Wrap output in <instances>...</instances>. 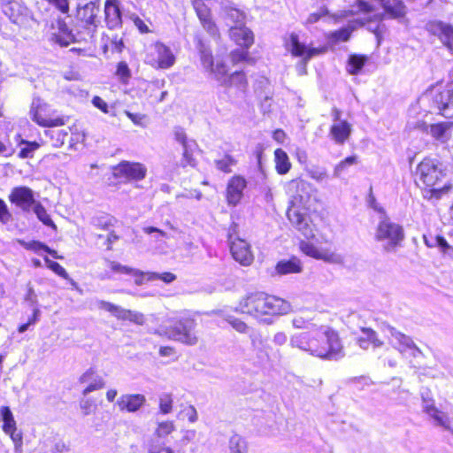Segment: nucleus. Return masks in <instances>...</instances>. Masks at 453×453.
<instances>
[{
    "label": "nucleus",
    "mask_w": 453,
    "mask_h": 453,
    "mask_svg": "<svg viewBox=\"0 0 453 453\" xmlns=\"http://www.w3.org/2000/svg\"><path fill=\"white\" fill-rule=\"evenodd\" d=\"M311 184L301 178L293 179L288 182L291 199L287 209V217L292 226L308 240H301L298 244L300 251L307 257L327 263L338 261V256L329 240H324L320 245L310 239L314 238L319 221L322 215L314 207Z\"/></svg>",
    "instance_id": "obj_1"
},
{
    "label": "nucleus",
    "mask_w": 453,
    "mask_h": 453,
    "mask_svg": "<svg viewBox=\"0 0 453 453\" xmlns=\"http://www.w3.org/2000/svg\"><path fill=\"white\" fill-rule=\"evenodd\" d=\"M291 342L293 346L322 360L337 359L344 353L339 332L328 326L311 325L307 330L294 335Z\"/></svg>",
    "instance_id": "obj_2"
},
{
    "label": "nucleus",
    "mask_w": 453,
    "mask_h": 453,
    "mask_svg": "<svg viewBox=\"0 0 453 453\" xmlns=\"http://www.w3.org/2000/svg\"><path fill=\"white\" fill-rule=\"evenodd\" d=\"M412 176L417 188L428 199H440L452 189L450 182L444 183L446 170L442 163L435 157H423L418 163Z\"/></svg>",
    "instance_id": "obj_3"
},
{
    "label": "nucleus",
    "mask_w": 453,
    "mask_h": 453,
    "mask_svg": "<svg viewBox=\"0 0 453 453\" xmlns=\"http://www.w3.org/2000/svg\"><path fill=\"white\" fill-rule=\"evenodd\" d=\"M237 309L242 314L261 319L286 315L291 311V304L275 295L265 291H253L240 299Z\"/></svg>",
    "instance_id": "obj_4"
},
{
    "label": "nucleus",
    "mask_w": 453,
    "mask_h": 453,
    "mask_svg": "<svg viewBox=\"0 0 453 453\" xmlns=\"http://www.w3.org/2000/svg\"><path fill=\"white\" fill-rule=\"evenodd\" d=\"M382 8L381 12H376V7L366 0H356L355 6L357 12L362 14H370L364 19H360L357 23L365 27L371 23H380L385 19L403 20L408 13L407 5L404 0H375Z\"/></svg>",
    "instance_id": "obj_5"
},
{
    "label": "nucleus",
    "mask_w": 453,
    "mask_h": 453,
    "mask_svg": "<svg viewBox=\"0 0 453 453\" xmlns=\"http://www.w3.org/2000/svg\"><path fill=\"white\" fill-rule=\"evenodd\" d=\"M31 119L41 127H63L68 116L59 115L56 109L40 97L34 98L29 110Z\"/></svg>",
    "instance_id": "obj_6"
},
{
    "label": "nucleus",
    "mask_w": 453,
    "mask_h": 453,
    "mask_svg": "<svg viewBox=\"0 0 453 453\" xmlns=\"http://www.w3.org/2000/svg\"><path fill=\"white\" fill-rule=\"evenodd\" d=\"M226 239L233 258L243 266L250 265L255 256L251 245L240 236L238 223L232 221L226 229Z\"/></svg>",
    "instance_id": "obj_7"
},
{
    "label": "nucleus",
    "mask_w": 453,
    "mask_h": 453,
    "mask_svg": "<svg viewBox=\"0 0 453 453\" xmlns=\"http://www.w3.org/2000/svg\"><path fill=\"white\" fill-rule=\"evenodd\" d=\"M196 315L188 314L175 320L166 327L165 334L168 338L188 346H194L198 342V334Z\"/></svg>",
    "instance_id": "obj_8"
},
{
    "label": "nucleus",
    "mask_w": 453,
    "mask_h": 453,
    "mask_svg": "<svg viewBox=\"0 0 453 453\" xmlns=\"http://www.w3.org/2000/svg\"><path fill=\"white\" fill-rule=\"evenodd\" d=\"M144 63L155 70H167L176 62L171 48L161 41L152 42L144 50Z\"/></svg>",
    "instance_id": "obj_9"
},
{
    "label": "nucleus",
    "mask_w": 453,
    "mask_h": 453,
    "mask_svg": "<svg viewBox=\"0 0 453 453\" xmlns=\"http://www.w3.org/2000/svg\"><path fill=\"white\" fill-rule=\"evenodd\" d=\"M98 12V7L93 3H88L77 9L73 25L77 35L86 36V41L92 39L96 30L95 21Z\"/></svg>",
    "instance_id": "obj_10"
},
{
    "label": "nucleus",
    "mask_w": 453,
    "mask_h": 453,
    "mask_svg": "<svg viewBox=\"0 0 453 453\" xmlns=\"http://www.w3.org/2000/svg\"><path fill=\"white\" fill-rule=\"evenodd\" d=\"M374 238L378 242L385 241V250H392L403 242L404 238L403 228L386 217L379 222Z\"/></svg>",
    "instance_id": "obj_11"
},
{
    "label": "nucleus",
    "mask_w": 453,
    "mask_h": 453,
    "mask_svg": "<svg viewBox=\"0 0 453 453\" xmlns=\"http://www.w3.org/2000/svg\"><path fill=\"white\" fill-rule=\"evenodd\" d=\"M284 46L289 50L292 57L302 58L304 65L313 57L324 54L328 50L326 45L307 48L300 42L299 36L296 33H290L288 38L284 39Z\"/></svg>",
    "instance_id": "obj_12"
},
{
    "label": "nucleus",
    "mask_w": 453,
    "mask_h": 453,
    "mask_svg": "<svg viewBox=\"0 0 453 453\" xmlns=\"http://www.w3.org/2000/svg\"><path fill=\"white\" fill-rule=\"evenodd\" d=\"M147 175V167L140 162L123 160L115 165V179L119 183L142 180Z\"/></svg>",
    "instance_id": "obj_13"
},
{
    "label": "nucleus",
    "mask_w": 453,
    "mask_h": 453,
    "mask_svg": "<svg viewBox=\"0 0 453 453\" xmlns=\"http://www.w3.org/2000/svg\"><path fill=\"white\" fill-rule=\"evenodd\" d=\"M333 124L329 127L330 138L339 145L345 144L351 136L353 127L347 119H342V111L337 107L332 108Z\"/></svg>",
    "instance_id": "obj_14"
},
{
    "label": "nucleus",
    "mask_w": 453,
    "mask_h": 453,
    "mask_svg": "<svg viewBox=\"0 0 453 453\" xmlns=\"http://www.w3.org/2000/svg\"><path fill=\"white\" fill-rule=\"evenodd\" d=\"M200 60L203 66L209 72L215 80L223 81L226 78L228 69L224 61L214 62L212 51L207 49L202 39L197 40Z\"/></svg>",
    "instance_id": "obj_15"
},
{
    "label": "nucleus",
    "mask_w": 453,
    "mask_h": 453,
    "mask_svg": "<svg viewBox=\"0 0 453 453\" xmlns=\"http://www.w3.org/2000/svg\"><path fill=\"white\" fill-rule=\"evenodd\" d=\"M247 185L246 178L241 174H234L229 178L225 191V198L228 206L235 207L242 202Z\"/></svg>",
    "instance_id": "obj_16"
},
{
    "label": "nucleus",
    "mask_w": 453,
    "mask_h": 453,
    "mask_svg": "<svg viewBox=\"0 0 453 453\" xmlns=\"http://www.w3.org/2000/svg\"><path fill=\"white\" fill-rule=\"evenodd\" d=\"M3 12L10 21L17 26H26L29 21L28 9L16 0H9L2 4Z\"/></svg>",
    "instance_id": "obj_17"
},
{
    "label": "nucleus",
    "mask_w": 453,
    "mask_h": 453,
    "mask_svg": "<svg viewBox=\"0 0 453 453\" xmlns=\"http://www.w3.org/2000/svg\"><path fill=\"white\" fill-rule=\"evenodd\" d=\"M58 31L52 33L51 40L62 47H66L73 42H87L86 36L77 35L73 34L72 30L68 27L65 19L58 18L56 20Z\"/></svg>",
    "instance_id": "obj_18"
},
{
    "label": "nucleus",
    "mask_w": 453,
    "mask_h": 453,
    "mask_svg": "<svg viewBox=\"0 0 453 453\" xmlns=\"http://www.w3.org/2000/svg\"><path fill=\"white\" fill-rule=\"evenodd\" d=\"M0 414L3 420L2 430L11 437L16 448H20L22 446V434L17 429L16 421L11 409L8 406H2Z\"/></svg>",
    "instance_id": "obj_19"
},
{
    "label": "nucleus",
    "mask_w": 453,
    "mask_h": 453,
    "mask_svg": "<svg viewBox=\"0 0 453 453\" xmlns=\"http://www.w3.org/2000/svg\"><path fill=\"white\" fill-rule=\"evenodd\" d=\"M428 26L430 34L436 36L442 45L453 54V26L440 20L432 21Z\"/></svg>",
    "instance_id": "obj_20"
},
{
    "label": "nucleus",
    "mask_w": 453,
    "mask_h": 453,
    "mask_svg": "<svg viewBox=\"0 0 453 453\" xmlns=\"http://www.w3.org/2000/svg\"><path fill=\"white\" fill-rule=\"evenodd\" d=\"M8 199L12 203L25 211H29L35 203L32 189L25 186L13 188L8 196Z\"/></svg>",
    "instance_id": "obj_21"
},
{
    "label": "nucleus",
    "mask_w": 453,
    "mask_h": 453,
    "mask_svg": "<svg viewBox=\"0 0 453 453\" xmlns=\"http://www.w3.org/2000/svg\"><path fill=\"white\" fill-rule=\"evenodd\" d=\"M356 343L363 349H377L384 345L378 333L371 327H360L359 333L355 338Z\"/></svg>",
    "instance_id": "obj_22"
},
{
    "label": "nucleus",
    "mask_w": 453,
    "mask_h": 453,
    "mask_svg": "<svg viewBox=\"0 0 453 453\" xmlns=\"http://www.w3.org/2000/svg\"><path fill=\"white\" fill-rule=\"evenodd\" d=\"M434 102L441 117L453 121V84L434 96Z\"/></svg>",
    "instance_id": "obj_23"
},
{
    "label": "nucleus",
    "mask_w": 453,
    "mask_h": 453,
    "mask_svg": "<svg viewBox=\"0 0 453 453\" xmlns=\"http://www.w3.org/2000/svg\"><path fill=\"white\" fill-rule=\"evenodd\" d=\"M303 270L302 260L296 256H290L288 258L279 260L275 266L274 272L277 275L283 276L288 274H298Z\"/></svg>",
    "instance_id": "obj_24"
},
{
    "label": "nucleus",
    "mask_w": 453,
    "mask_h": 453,
    "mask_svg": "<svg viewBox=\"0 0 453 453\" xmlns=\"http://www.w3.org/2000/svg\"><path fill=\"white\" fill-rule=\"evenodd\" d=\"M393 336L395 341L394 347L403 355L417 357L421 354L420 349L416 346L411 337L400 332L395 333Z\"/></svg>",
    "instance_id": "obj_25"
},
{
    "label": "nucleus",
    "mask_w": 453,
    "mask_h": 453,
    "mask_svg": "<svg viewBox=\"0 0 453 453\" xmlns=\"http://www.w3.org/2000/svg\"><path fill=\"white\" fill-rule=\"evenodd\" d=\"M230 38L239 46L249 50L254 44V35L250 29L244 26L232 27Z\"/></svg>",
    "instance_id": "obj_26"
},
{
    "label": "nucleus",
    "mask_w": 453,
    "mask_h": 453,
    "mask_svg": "<svg viewBox=\"0 0 453 453\" xmlns=\"http://www.w3.org/2000/svg\"><path fill=\"white\" fill-rule=\"evenodd\" d=\"M358 19L353 21L352 23L342 27L336 30L331 31L326 35V38L327 42L331 45L337 44L339 42H348L352 35V33L357 29V27H360L357 21Z\"/></svg>",
    "instance_id": "obj_27"
},
{
    "label": "nucleus",
    "mask_w": 453,
    "mask_h": 453,
    "mask_svg": "<svg viewBox=\"0 0 453 453\" xmlns=\"http://www.w3.org/2000/svg\"><path fill=\"white\" fill-rule=\"evenodd\" d=\"M146 402V398L142 394L124 395L118 400V406L120 411L134 412L138 411Z\"/></svg>",
    "instance_id": "obj_28"
},
{
    "label": "nucleus",
    "mask_w": 453,
    "mask_h": 453,
    "mask_svg": "<svg viewBox=\"0 0 453 453\" xmlns=\"http://www.w3.org/2000/svg\"><path fill=\"white\" fill-rule=\"evenodd\" d=\"M226 88H234L241 92H246L249 87V81L244 71H234L227 75L221 82Z\"/></svg>",
    "instance_id": "obj_29"
},
{
    "label": "nucleus",
    "mask_w": 453,
    "mask_h": 453,
    "mask_svg": "<svg viewBox=\"0 0 453 453\" xmlns=\"http://www.w3.org/2000/svg\"><path fill=\"white\" fill-rule=\"evenodd\" d=\"M80 382L87 384L82 394L85 395L94 390L101 389L104 387L103 379L97 375L96 371L93 368L87 370L81 377Z\"/></svg>",
    "instance_id": "obj_30"
},
{
    "label": "nucleus",
    "mask_w": 453,
    "mask_h": 453,
    "mask_svg": "<svg viewBox=\"0 0 453 453\" xmlns=\"http://www.w3.org/2000/svg\"><path fill=\"white\" fill-rule=\"evenodd\" d=\"M274 168L278 174L285 175L289 173L292 167V163L287 152L281 149L277 148L273 152Z\"/></svg>",
    "instance_id": "obj_31"
},
{
    "label": "nucleus",
    "mask_w": 453,
    "mask_h": 453,
    "mask_svg": "<svg viewBox=\"0 0 453 453\" xmlns=\"http://www.w3.org/2000/svg\"><path fill=\"white\" fill-rule=\"evenodd\" d=\"M125 276L127 277L126 279L127 280H133L136 285H141L144 279L142 272L120 265H115V280H125Z\"/></svg>",
    "instance_id": "obj_32"
},
{
    "label": "nucleus",
    "mask_w": 453,
    "mask_h": 453,
    "mask_svg": "<svg viewBox=\"0 0 453 453\" xmlns=\"http://www.w3.org/2000/svg\"><path fill=\"white\" fill-rule=\"evenodd\" d=\"M115 318L122 322H129L136 325H143L145 322V318L142 313L125 310L117 306H115Z\"/></svg>",
    "instance_id": "obj_33"
},
{
    "label": "nucleus",
    "mask_w": 453,
    "mask_h": 453,
    "mask_svg": "<svg viewBox=\"0 0 453 453\" xmlns=\"http://www.w3.org/2000/svg\"><path fill=\"white\" fill-rule=\"evenodd\" d=\"M369 58L364 54H350L347 61V72L351 75L358 74L365 64L368 62Z\"/></svg>",
    "instance_id": "obj_34"
},
{
    "label": "nucleus",
    "mask_w": 453,
    "mask_h": 453,
    "mask_svg": "<svg viewBox=\"0 0 453 453\" xmlns=\"http://www.w3.org/2000/svg\"><path fill=\"white\" fill-rule=\"evenodd\" d=\"M425 413L429 415L437 425L447 430H451V421L449 417L446 412L439 410L435 404L434 406H426Z\"/></svg>",
    "instance_id": "obj_35"
},
{
    "label": "nucleus",
    "mask_w": 453,
    "mask_h": 453,
    "mask_svg": "<svg viewBox=\"0 0 453 453\" xmlns=\"http://www.w3.org/2000/svg\"><path fill=\"white\" fill-rule=\"evenodd\" d=\"M145 453H183L180 449H174L158 439H150L144 446Z\"/></svg>",
    "instance_id": "obj_36"
},
{
    "label": "nucleus",
    "mask_w": 453,
    "mask_h": 453,
    "mask_svg": "<svg viewBox=\"0 0 453 453\" xmlns=\"http://www.w3.org/2000/svg\"><path fill=\"white\" fill-rule=\"evenodd\" d=\"M18 145L23 146L18 154V157L21 159L32 158L34 157V152L41 146V144L36 141H27L22 138L18 142Z\"/></svg>",
    "instance_id": "obj_37"
},
{
    "label": "nucleus",
    "mask_w": 453,
    "mask_h": 453,
    "mask_svg": "<svg viewBox=\"0 0 453 453\" xmlns=\"http://www.w3.org/2000/svg\"><path fill=\"white\" fill-rule=\"evenodd\" d=\"M197 149L196 141L190 140V143L187 146H183V153L181 159L182 167H196L197 165L196 159L194 157V152Z\"/></svg>",
    "instance_id": "obj_38"
},
{
    "label": "nucleus",
    "mask_w": 453,
    "mask_h": 453,
    "mask_svg": "<svg viewBox=\"0 0 453 453\" xmlns=\"http://www.w3.org/2000/svg\"><path fill=\"white\" fill-rule=\"evenodd\" d=\"M358 162L359 158L357 155L346 157L334 165V175L336 177L342 176L350 166L357 165Z\"/></svg>",
    "instance_id": "obj_39"
},
{
    "label": "nucleus",
    "mask_w": 453,
    "mask_h": 453,
    "mask_svg": "<svg viewBox=\"0 0 453 453\" xmlns=\"http://www.w3.org/2000/svg\"><path fill=\"white\" fill-rule=\"evenodd\" d=\"M34 211L36 214L38 219L42 221L45 226H48L53 229H57L56 224L53 222L46 209L41 203H35Z\"/></svg>",
    "instance_id": "obj_40"
},
{
    "label": "nucleus",
    "mask_w": 453,
    "mask_h": 453,
    "mask_svg": "<svg viewBox=\"0 0 453 453\" xmlns=\"http://www.w3.org/2000/svg\"><path fill=\"white\" fill-rule=\"evenodd\" d=\"M214 163L219 171L230 173L232 172V166L235 165L237 161L233 156L225 154L222 158L215 160Z\"/></svg>",
    "instance_id": "obj_41"
},
{
    "label": "nucleus",
    "mask_w": 453,
    "mask_h": 453,
    "mask_svg": "<svg viewBox=\"0 0 453 453\" xmlns=\"http://www.w3.org/2000/svg\"><path fill=\"white\" fill-rule=\"evenodd\" d=\"M176 429L173 420H164L157 423L154 434L158 438L165 437L171 434Z\"/></svg>",
    "instance_id": "obj_42"
},
{
    "label": "nucleus",
    "mask_w": 453,
    "mask_h": 453,
    "mask_svg": "<svg viewBox=\"0 0 453 453\" xmlns=\"http://www.w3.org/2000/svg\"><path fill=\"white\" fill-rule=\"evenodd\" d=\"M158 408L159 412L163 415L172 412L173 408V397L171 393H165L159 396Z\"/></svg>",
    "instance_id": "obj_43"
},
{
    "label": "nucleus",
    "mask_w": 453,
    "mask_h": 453,
    "mask_svg": "<svg viewBox=\"0 0 453 453\" xmlns=\"http://www.w3.org/2000/svg\"><path fill=\"white\" fill-rule=\"evenodd\" d=\"M229 56L233 65H236L242 62L252 61L249 50L243 48L232 50Z\"/></svg>",
    "instance_id": "obj_44"
},
{
    "label": "nucleus",
    "mask_w": 453,
    "mask_h": 453,
    "mask_svg": "<svg viewBox=\"0 0 453 453\" xmlns=\"http://www.w3.org/2000/svg\"><path fill=\"white\" fill-rule=\"evenodd\" d=\"M230 453H247V444L243 439L238 435L234 434L229 440Z\"/></svg>",
    "instance_id": "obj_45"
},
{
    "label": "nucleus",
    "mask_w": 453,
    "mask_h": 453,
    "mask_svg": "<svg viewBox=\"0 0 453 453\" xmlns=\"http://www.w3.org/2000/svg\"><path fill=\"white\" fill-rule=\"evenodd\" d=\"M424 242L429 248L437 246L443 254H447L449 250H453V247L448 243L447 240L442 235H436L434 237V242H429L426 237H424Z\"/></svg>",
    "instance_id": "obj_46"
},
{
    "label": "nucleus",
    "mask_w": 453,
    "mask_h": 453,
    "mask_svg": "<svg viewBox=\"0 0 453 453\" xmlns=\"http://www.w3.org/2000/svg\"><path fill=\"white\" fill-rule=\"evenodd\" d=\"M453 126V121L439 122L430 126L431 135L439 140L444 136L446 131Z\"/></svg>",
    "instance_id": "obj_47"
},
{
    "label": "nucleus",
    "mask_w": 453,
    "mask_h": 453,
    "mask_svg": "<svg viewBox=\"0 0 453 453\" xmlns=\"http://www.w3.org/2000/svg\"><path fill=\"white\" fill-rule=\"evenodd\" d=\"M18 243L25 250L33 251L36 254H40L42 251H45L47 249V245L45 243L36 240H32L29 242L18 240Z\"/></svg>",
    "instance_id": "obj_48"
},
{
    "label": "nucleus",
    "mask_w": 453,
    "mask_h": 453,
    "mask_svg": "<svg viewBox=\"0 0 453 453\" xmlns=\"http://www.w3.org/2000/svg\"><path fill=\"white\" fill-rule=\"evenodd\" d=\"M179 416L187 418L189 423H195L198 419L197 411L192 404L181 405Z\"/></svg>",
    "instance_id": "obj_49"
},
{
    "label": "nucleus",
    "mask_w": 453,
    "mask_h": 453,
    "mask_svg": "<svg viewBox=\"0 0 453 453\" xmlns=\"http://www.w3.org/2000/svg\"><path fill=\"white\" fill-rule=\"evenodd\" d=\"M47 267L51 270L54 273L59 277L66 280L68 279V273L65 269L58 262L50 260L47 256L43 257Z\"/></svg>",
    "instance_id": "obj_50"
},
{
    "label": "nucleus",
    "mask_w": 453,
    "mask_h": 453,
    "mask_svg": "<svg viewBox=\"0 0 453 453\" xmlns=\"http://www.w3.org/2000/svg\"><path fill=\"white\" fill-rule=\"evenodd\" d=\"M115 73L118 75L120 81L124 84H127L132 76L130 68L124 61H121L117 65Z\"/></svg>",
    "instance_id": "obj_51"
},
{
    "label": "nucleus",
    "mask_w": 453,
    "mask_h": 453,
    "mask_svg": "<svg viewBox=\"0 0 453 453\" xmlns=\"http://www.w3.org/2000/svg\"><path fill=\"white\" fill-rule=\"evenodd\" d=\"M226 320L238 333L245 334L249 330V326L242 319L227 316Z\"/></svg>",
    "instance_id": "obj_52"
},
{
    "label": "nucleus",
    "mask_w": 453,
    "mask_h": 453,
    "mask_svg": "<svg viewBox=\"0 0 453 453\" xmlns=\"http://www.w3.org/2000/svg\"><path fill=\"white\" fill-rule=\"evenodd\" d=\"M207 33L215 39H220V32L212 18L205 19L201 23Z\"/></svg>",
    "instance_id": "obj_53"
},
{
    "label": "nucleus",
    "mask_w": 453,
    "mask_h": 453,
    "mask_svg": "<svg viewBox=\"0 0 453 453\" xmlns=\"http://www.w3.org/2000/svg\"><path fill=\"white\" fill-rule=\"evenodd\" d=\"M52 5L57 11L62 14H68L70 11L69 0H44Z\"/></svg>",
    "instance_id": "obj_54"
},
{
    "label": "nucleus",
    "mask_w": 453,
    "mask_h": 453,
    "mask_svg": "<svg viewBox=\"0 0 453 453\" xmlns=\"http://www.w3.org/2000/svg\"><path fill=\"white\" fill-rule=\"evenodd\" d=\"M12 219V214L10 211L5 202L0 198V223L7 224Z\"/></svg>",
    "instance_id": "obj_55"
},
{
    "label": "nucleus",
    "mask_w": 453,
    "mask_h": 453,
    "mask_svg": "<svg viewBox=\"0 0 453 453\" xmlns=\"http://www.w3.org/2000/svg\"><path fill=\"white\" fill-rule=\"evenodd\" d=\"M329 11L326 6L320 8L319 12L310 13L306 19V24H314L318 22L321 18L327 16Z\"/></svg>",
    "instance_id": "obj_56"
},
{
    "label": "nucleus",
    "mask_w": 453,
    "mask_h": 453,
    "mask_svg": "<svg viewBox=\"0 0 453 453\" xmlns=\"http://www.w3.org/2000/svg\"><path fill=\"white\" fill-rule=\"evenodd\" d=\"M196 12L201 23L211 18V10L204 4H197L196 6Z\"/></svg>",
    "instance_id": "obj_57"
},
{
    "label": "nucleus",
    "mask_w": 453,
    "mask_h": 453,
    "mask_svg": "<svg viewBox=\"0 0 453 453\" xmlns=\"http://www.w3.org/2000/svg\"><path fill=\"white\" fill-rule=\"evenodd\" d=\"M39 314H40V311L37 308H35L34 310L32 316L28 319V320L26 323L20 324L19 326L18 332L24 333L27 330V328L30 325L35 324L36 321L38 320Z\"/></svg>",
    "instance_id": "obj_58"
},
{
    "label": "nucleus",
    "mask_w": 453,
    "mask_h": 453,
    "mask_svg": "<svg viewBox=\"0 0 453 453\" xmlns=\"http://www.w3.org/2000/svg\"><path fill=\"white\" fill-rule=\"evenodd\" d=\"M150 279H157L165 283H171L176 280V275L170 272H164L162 273H153Z\"/></svg>",
    "instance_id": "obj_59"
},
{
    "label": "nucleus",
    "mask_w": 453,
    "mask_h": 453,
    "mask_svg": "<svg viewBox=\"0 0 453 453\" xmlns=\"http://www.w3.org/2000/svg\"><path fill=\"white\" fill-rule=\"evenodd\" d=\"M174 138L182 147L190 143L183 128L178 127L174 129Z\"/></svg>",
    "instance_id": "obj_60"
},
{
    "label": "nucleus",
    "mask_w": 453,
    "mask_h": 453,
    "mask_svg": "<svg viewBox=\"0 0 453 453\" xmlns=\"http://www.w3.org/2000/svg\"><path fill=\"white\" fill-rule=\"evenodd\" d=\"M387 30L386 26L380 22L377 23V26L372 30V34L375 35L377 43L380 44L384 38V34Z\"/></svg>",
    "instance_id": "obj_61"
},
{
    "label": "nucleus",
    "mask_w": 453,
    "mask_h": 453,
    "mask_svg": "<svg viewBox=\"0 0 453 453\" xmlns=\"http://www.w3.org/2000/svg\"><path fill=\"white\" fill-rule=\"evenodd\" d=\"M69 450H70V444L64 441H57L51 449L52 453H67V452H69Z\"/></svg>",
    "instance_id": "obj_62"
},
{
    "label": "nucleus",
    "mask_w": 453,
    "mask_h": 453,
    "mask_svg": "<svg viewBox=\"0 0 453 453\" xmlns=\"http://www.w3.org/2000/svg\"><path fill=\"white\" fill-rule=\"evenodd\" d=\"M92 104L104 113L108 112V104L102 97L98 96H94L92 99Z\"/></svg>",
    "instance_id": "obj_63"
},
{
    "label": "nucleus",
    "mask_w": 453,
    "mask_h": 453,
    "mask_svg": "<svg viewBox=\"0 0 453 453\" xmlns=\"http://www.w3.org/2000/svg\"><path fill=\"white\" fill-rule=\"evenodd\" d=\"M134 24L139 30L141 34H148L150 33L151 30L149 28V27L146 25V23L139 17H135L134 19Z\"/></svg>",
    "instance_id": "obj_64"
}]
</instances>
